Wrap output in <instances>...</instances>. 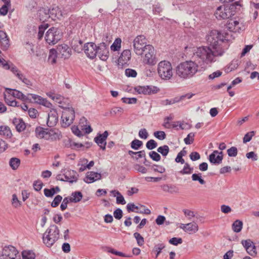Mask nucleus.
<instances>
[{
	"label": "nucleus",
	"instance_id": "f8f14e48",
	"mask_svg": "<svg viewBox=\"0 0 259 259\" xmlns=\"http://www.w3.org/2000/svg\"><path fill=\"white\" fill-rule=\"evenodd\" d=\"M16 250L13 246H6L3 250L1 258L2 259H16Z\"/></svg>",
	"mask_w": 259,
	"mask_h": 259
},
{
	"label": "nucleus",
	"instance_id": "dca6fc26",
	"mask_svg": "<svg viewBox=\"0 0 259 259\" xmlns=\"http://www.w3.org/2000/svg\"><path fill=\"white\" fill-rule=\"evenodd\" d=\"M58 115L56 110L52 109L48 114L47 124L49 127H53L58 122Z\"/></svg>",
	"mask_w": 259,
	"mask_h": 259
},
{
	"label": "nucleus",
	"instance_id": "7ed1b4c3",
	"mask_svg": "<svg viewBox=\"0 0 259 259\" xmlns=\"http://www.w3.org/2000/svg\"><path fill=\"white\" fill-rule=\"evenodd\" d=\"M238 2H235L229 6H220L217 8L214 15L218 19H226L235 15L237 6H239Z\"/></svg>",
	"mask_w": 259,
	"mask_h": 259
},
{
	"label": "nucleus",
	"instance_id": "bf43d9fd",
	"mask_svg": "<svg viewBox=\"0 0 259 259\" xmlns=\"http://www.w3.org/2000/svg\"><path fill=\"white\" fill-rule=\"evenodd\" d=\"M113 215L117 220H120L123 216L122 210L120 208L116 209L113 212Z\"/></svg>",
	"mask_w": 259,
	"mask_h": 259
},
{
	"label": "nucleus",
	"instance_id": "2f4dec72",
	"mask_svg": "<svg viewBox=\"0 0 259 259\" xmlns=\"http://www.w3.org/2000/svg\"><path fill=\"white\" fill-rule=\"evenodd\" d=\"M57 52L55 49H51L49 52V55L48 57V61L52 64H54L56 63V59L57 58Z\"/></svg>",
	"mask_w": 259,
	"mask_h": 259
},
{
	"label": "nucleus",
	"instance_id": "bb28decb",
	"mask_svg": "<svg viewBox=\"0 0 259 259\" xmlns=\"http://www.w3.org/2000/svg\"><path fill=\"white\" fill-rule=\"evenodd\" d=\"M161 188L163 191L170 193H178L179 191V188L174 185H163Z\"/></svg>",
	"mask_w": 259,
	"mask_h": 259
},
{
	"label": "nucleus",
	"instance_id": "338daca9",
	"mask_svg": "<svg viewBox=\"0 0 259 259\" xmlns=\"http://www.w3.org/2000/svg\"><path fill=\"white\" fill-rule=\"evenodd\" d=\"M44 191L45 195L47 197H52L56 193L55 189L53 188L45 189Z\"/></svg>",
	"mask_w": 259,
	"mask_h": 259
},
{
	"label": "nucleus",
	"instance_id": "774afa93",
	"mask_svg": "<svg viewBox=\"0 0 259 259\" xmlns=\"http://www.w3.org/2000/svg\"><path fill=\"white\" fill-rule=\"evenodd\" d=\"M26 128V124L22 119H19V123L17 124V132H20L24 131Z\"/></svg>",
	"mask_w": 259,
	"mask_h": 259
},
{
	"label": "nucleus",
	"instance_id": "4c0bfd02",
	"mask_svg": "<svg viewBox=\"0 0 259 259\" xmlns=\"http://www.w3.org/2000/svg\"><path fill=\"white\" fill-rule=\"evenodd\" d=\"M157 152L161 154L163 156L165 157L169 151V147L167 145H163L158 148Z\"/></svg>",
	"mask_w": 259,
	"mask_h": 259
},
{
	"label": "nucleus",
	"instance_id": "b1692460",
	"mask_svg": "<svg viewBox=\"0 0 259 259\" xmlns=\"http://www.w3.org/2000/svg\"><path fill=\"white\" fill-rule=\"evenodd\" d=\"M60 107L64 109V111L62 112L63 115L69 117H72V118L74 119L75 111L74 109L71 106H70L69 105H68L66 107L60 106Z\"/></svg>",
	"mask_w": 259,
	"mask_h": 259
},
{
	"label": "nucleus",
	"instance_id": "f03ea898",
	"mask_svg": "<svg viewBox=\"0 0 259 259\" xmlns=\"http://www.w3.org/2000/svg\"><path fill=\"white\" fill-rule=\"evenodd\" d=\"M198 65L194 61H186L181 63L176 68V74L181 78L193 77L198 71Z\"/></svg>",
	"mask_w": 259,
	"mask_h": 259
},
{
	"label": "nucleus",
	"instance_id": "f3484780",
	"mask_svg": "<svg viewBox=\"0 0 259 259\" xmlns=\"http://www.w3.org/2000/svg\"><path fill=\"white\" fill-rule=\"evenodd\" d=\"M36 17L39 19L40 22L45 23L47 21L50 16L49 15V10L48 8L41 7L37 12Z\"/></svg>",
	"mask_w": 259,
	"mask_h": 259
},
{
	"label": "nucleus",
	"instance_id": "8fccbe9b",
	"mask_svg": "<svg viewBox=\"0 0 259 259\" xmlns=\"http://www.w3.org/2000/svg\"><path fill=\"white\" fill-rule=\"evenodd\" d=\"M17 99H21L23 101H31V98L28 95L26 96L22 92L17 90Z\"/></svg>",
	"mask_w": 259,
	"mask_h": 259
},
{
	"label": "nucleus",
	"instance_id": "864d4df0",
	"mask_svg": "<svg viewBox=\"0 0 259 259\" xmlns=\"http://www.w3.org/2000/svg\"><path fill=\"white\" fill-rule=\"evenodd\" d=\"M165 247V245L163 243H158L155 245L154 250L157 252L156 257H157L161 252L162 249Z\"/></svg>",
	"mask_w": 259,
	"mask_h": 259
},
{
	"label": "nucleus",
	"instance_id": "a211bd4d",
	"mask_svg": "<svg viewBox=\"0 0 259 259\" xmlns=\"http://www.w3.org/2000/svg\"><path fill=\"white\" fill-rule=\"evenodd\" d=\"M48 10H49L50 18L52 20H55L56 19H60L62 17V11L58 6L53 5L50 9H48Z\"/></svg>",
	"mask_w": 259,
	"mask_h": 259
},
{
	"label": "nucleus",
	"instance_id": "9d476101",
	"mask_svg": "<svg viewBox=\"0 0 259 259\" xmlns=\"http://www.w3.org/2000/svg\"><path fill=\"white\" fill-rule=\"evenodd\" d=\"M97 55L103 61H106L109 57V50L107 45L102 42L97 47Z\"/></svg>",
	"mask_w": 259,
	"mask_h": 259
},
{
	"label": "nucleus",
	"instance_id": "423d86ee",
	"mask_svg": "<svg viewBox=\"0 0 259 259\" xmlns=\"http://www.w3.org/2000/svg\"><path fill=\"white\" fill-rule=\"evenodd\" d=\"M63 33L59 28L52 27L46 32L45 38L46 42L49 45L57 44L62 37Z\"/></svg>",
	"mask_w": 259,
	"mask_h": 259
},
{
	"label": "nucleus",
	"instance_id": "a18cd8bd",
	"mask_svg": "<svg viewBox=\"0 0 259 259\" xmlns=\"http://www.w3.org/2000/svg\"><path fill=\"white\" fill-rule=\"evenodd\" d=\"M254 135H255L254 131H251V132L247 133L245 135V136L243 139V142L244 143H246L247 142H249L251 140L252 137H253L254 136Z\"/></svg>",
	"mask_w": 259,
	"mask_h": 259
},
{
	"label": "nucleus",
	"instance_id": "aec40b11",
	"mask_svg": "<svg viewBox=\"0 0 259 259\" xmlns=\"http://www.w3.org/2000/svg\"><path fill=\"white\" fill-rule=\"evenodd\" d=\"M101 177V175L99 173L89 171L87 172L84 181L87 183H91L97 180H100Z\"/></svg>",
	"mask_w": 259,
	"mask_h": 259
},
{
	"label": "nucleus",
	"instance_id": "4be33fe9",
	"mask_svg": "<svg viewBox=\"0 0 259 259\" xmlns=\"http://www.w3.org/2000/svg\"><path fill=\"white\" fill-rule=\"evenodd\" d=\"M17 78L19 81L27 87L29 88L32 86V82L25 74L22 73L20 71H17Z\"/></svg>",
	"mask_w": 259,
	"mask_h": 259
},
{
	"label": "nucleus",
	"instance_id": "2eb2a0df",
	"mask_svg": "<svg viewBox=\"0 0 259 259\" xmlns=\"http://www.w3.org/2000/svg\"><path fill=\"white\" fill-rule=\"evenodd\" d=\"M131 59V52L130 50H124L118 60V65L123 66L124 65H128Z\"/></svg>",
	"mask_w": 259,
	"mask_h": 259
},
{
	"label": "nucleus",
	"instance_id": "cd10ccee",
	"mask_svg": "<svg viewBox=\"0 0 259 259\" xmlns=\"http://www.w3.org/2000/svg\"><path fill=\"white\" fill-rule=\"evenodd\" d=\"M0 135L7 138H10L12 136L11 131L9 126L2 125L0 126Z\"/></svg>",
	"mask_w": 259,
	"mask_h": 259
},
{
	"label": "nucleus",
	"instance_id": "20e7f679",
	"mask_svg": "<svg viewBox=\"0 0 259 259\" xmlns=\"http://www.w3.org/2000/svg\"><path fill=\"white\" fill-rule=\"evenodd\" d=\"M59 228L56 225H53L44 234L43 242L47 246L51 247L59 239Z\"/></svg>",
	"mask_w": 259,
	"mask_h": 259
},
{
	"label": "nucleus",
	"instance_id": "0e129e2a",
	"mask_svg": "<svg viewBox=\"0 0 259 259\" xmlns=\"http://www.w3.org/2000/svg\"><path fill=\"white\" fill-rule=\"evenodd\" d=\"M146 153L144 150H141L138 152H136L135 156H133V159L135 160H138L140 158H145Z\"/></svg>",
	"mask_w": 259,
	"mask_h": 259
},
{
	"label": "nucleus",
	"instance_id": "58836bf2",
	"mask_svg": "<svg viewBox=\"0 0 259 259\" xmlns=\"http://www.w3.org/2000/svg\"><path fill=\"white\" fill-rule=\"evenodd\" d=\"M121 40L120 38H116L113 44L111 46V50L116 51L119 50L121 47Z\"/></svg>",
	"mask_w": 259,
	"mask_h": 259
},
{
	"label": "nucleus",
	"instance_id": "052dcab7",
	"mask_svg": "<svg viewBox=\"0 0 259 259\" xmlns=\"http://www.w3.org/2000/svg\"><path fill=\"white\" fill-rule=\"evenodd\" d=\"M11 5H8L7 4H4V5L0 8V15L5 16L8 12L9 8Z\"/></svg>",
	"mask_w": 259,
	"mask_h": 259
},
{
	"label": "nucleus",
	"instance_id": "4468645a",
	"mask_svg": "<svg viewBox=\"0 0 259 259\" xmlns=\"http://www.w3.org/2000/svg\"><path fill=\"white\" fill-rule=\"evenodd\" d=\"M28 96H30V98H31L30 102H34L48 108H51L52 106V104L46 99H44L38 95L29 94Z\"/></svg>",
	"mask_w": 259,
	"mask_h": 259
},
{
	"label": "nucleus",
	"instance_id": "e2e57ef3",
	"mask_svg": "<svg viewBox=\"0 0 259 259\" xmlns=\"http://www.w3.org/2000/svg\"><path fill=\"white\" fill-rule=\"evenodd\" d=\"M121 100L122 101V102L123 103L129 104H136L137 102V99L136 98H130L124 97L121 99Z\"/></svg>",
	"mask_w": 259,
	"mask_h": 259
},
{
	"label": "nucleus",
	"instance_id": "ea45409f",
	"mask_svg": "<svg viewBox=\"0 0 259 259\" xmlns=\"http://www.w3.org/2000/svg\"><path fill=\"white\" fill-rule=\"evenodd\" d=\"M201 175V173L193 174L192 175V180L193 181H198L200 184L204 185L205 184V181L202 178Z\"/></svg>",
	"mask_w": 259,
	"mask_h": 259
},
{
	"label": "nucleus",
	"instance_id": "ddd939ff",
	"mask_svg": "<svg viewBox=\"0 0 259 259\" xmlns=\"http://www.w3.org/2000/svg\"><path fill=\"white\" fill-rule=\"evenodd\" d=\"M108 135V132L106 131L102 134H98V135L94 138V141L103 150H105L106 149V146L107 144L106 140Z\"/></svg>",
	"mask_w": 259,
	"mask_h": 259
},
{
	"label": "nucleus",
	"instance_id": "37998d69",
	"mask_svg": "<svg viewBox=\"0 0 259 259\" xmlns=\"http://www.w3.org/2000/svg\"><path fill=\"white\" fill-rule=\"evenodd\" d=\"M143 145V142L137 139L133 140L131 143V148L135 150H138Z\"/></svg>",
	"mask_w": 259,
	"mask_h": 259
},
{
	"label": "nucleus",
	"instance_id": "c03bdc74",
	"mask_svg": "<svg viewBox=\"0 0 259 259\" xmlns=\"http://www.w3.org/2000/svg\"><path fill=\"white\" fill-rule=\"evenodd\" d=\"M195 136V134L193 133H189L186 138L184 139V142L187 145H190L192 144L194 140V137Z\"/></svg>",
	"mask_w": 259,
	"mask_h": 259
},
{
	"label": "nucleus",
	"instance_id": "f704fd0d",
	"mask_svg": "<svg viewBox=\"0 0 259 259\" xmlns=\"http://www.w3.org/2000/svg\"><path fill=\"white\" fill-rule=\"evenodd\" d=\"M49 25L48 23H43L38 26V32L37 34L38 39L40 40L42 39L45 31L49 27Z\"/></svg>",
	"mask_w": 259,
	"mask_h": 259
},
{
	"label": "nucleus",
	"instance_id": "9b49d317",
	"mask_svg": "<svg viewBox=\"0 0 259 259\" xmlns=\"http://www.w3.org/2000/svg\"><path fill=\"white\" fill-rule=\"evenodd\" d=\"M97 46L94 42H88L84 45L83 50L88 57L94 59L97 56Z\"/></svg>",
	"mask_w": 259,
	"mask_h": 259
},
{
	"label": "nucleus",
	"instance_id": "79ce46f5",
	"mask_svg": "<svg viewBox=\"0 0 259 259\" xmlns=\"http://www.w3.org/2000/svg\"><path fill=\"white\" fill-rule=\"evenodd\" d=\"M193 168L191 167L188 163H185L183 169L180 171V173L182 175L190 174L192 172Z\"/></svg>",
	"mask_w": 259,
	"mask_h": 259
},
{
	"label": "nucleus",
	"instance_id": "49530a36",
	"mask_svg": "<svg viewBox=\"0 0 259 259\" xmlns=\"http://www.w3.org/2000/svg\"><path fill=\"white\" fill-rule=\"evenodd\" d=\"M151 168L154 171L161 174L164 173L165 171V168L163 166L157 164L152 165Z\"/></svg>",
	"mask_w": 259,
	"mask_h": 259
},
{
	"label": "nucleus",
	"instance_id": "603ef678",
	"mask_svg": "<svg viewBox=\"0 0 259 259\" xmlns=\"http://www.w3.org/2000/svg\"><path fill=\"white\" fill-rule=\"evenodd\" d=\"M62 199V197L61 195H57L55 197L53 202H52L51 206L53 207H56L58 206L59 205V203H60V202L61 201Z\"/></svg>",
	"mask_w": 259,
	"mask_h": 259
},
{
	"label": "nucleus",
	"instance_id": "7c9ffc66",
	"mask_svg": "<svg viewBox=\"0 0 259 259\" xmlns=\"http://www.w3.org/2000/svg\"><path fill=\"white\" fill-rule=\"evenodd\" d=\"M21 254L22 259H35L36 257L35 253L31 250H23Z\"/></svg>",
	"mask_w": 259,
	"mask_h": 259
},
{
	"label": "nucleus",
	"instance_id": "393cba45",
	"mask_svg": "<svg viewBox=\"0 0 259 259\" xmlns=\"http://www.w3.org/2000/svg\"><path fill=\"white\" fill-rule=\"evenodd\" d=\"M82 197L81 192L75 191L71 193V196L69 198L70 202L77 203L81 200Z\"/></svg>",
	"mask_w": 259,
	"mask_h": 259
},
{
	"label": "nucleus",
	"instance_id": "6e6d98bb",
	"mask_svg": "<svg viewBox=\"0 0 259 259\" xmlns=\"http://www.w3.org/2000/svg\"><path fill=\"white\" fill-rule=\"evenodd\" d=\"M237 153V149L235 147H232L227 150V153L230 157H235Z\"/></svg>",
	"mask_w": 259,
	"mask_h": 259
},
{
	"label": "nucleus",
	"instance_id": "473e14b6",
	"mask_svg": "<svg viewBox=\"0 0 259 259\" xmlns=\"http://www.w3.org/2000/svg\"><path fill=\"white\" fill-rule=\"evenodd\" d=\"M62 119V126L64 127H66L69 126L73 121L74 119H73L71 117H68L66 115H63L62 113V115L61 116Z\"/></svg>",
	"mask_w": 259,
	"mask_h": 259
},
{
	"label": "nucleus",
	"instance_id": "c9c22d12",
	"mask_svg": "<svg viewBox=\"0 0 259 259\" xmlns=\"http://www.w3.org/2000/svg\"><path fill=\"white\" fill-rule=\"evenodd\" d=\"M187 231L189 232V233H195L198 230V225L195 223H190L187 224Z\"/></svg>",
	"mask_w": 259,
	"mask_h": 259
},
{
	"label": "nucleus",
	"instance_id": "5701e85b",
	"mask_svg": "<svg viewBox=\"0 0 259 259\" xmlns=\"http://www.w3.org/2000/svg\"><path fill=\"white\" fill-rule=\"evenodd\" d=\"M0 43L4 49H7L9 46V40L6 33L0 30Z\"/></svg>",
	"mask_w": 259,
	"mask_h": 259
},
{
	"label": "nucleus",
	"instance_id": "a878e982",
	"mask_svg": "<svg viewBox=\"0 0 259 259\" xmlns=\"http://www.w3.org/2000/svg\"><path fill=\"white\" fill-rule=\"evenodd\" d=\"M239 22L236 20H230L226 25V28L229 30L230 32H236L237 31L239 27L238 26L239 25Z\"/></svg>",
	"mask_w": 259,
	"mask_h": 259
},
{
	"label": "nucleus",
	"instance_id": "0eeeda50",
	"mask_svg": "<svg viewBox=\"0 0 259 259\" xmlns=\"http://www.w3.org/2000/svg\"><path fill=\"white\" fill-rule=\"evenodd\" d=\"M134 50L138 55H142L144 52L145 48L149 45H147L146 37L143 35L137 36L133 41Z\"/></svg>",
	"mask_w": 259,
	"mask_h": 259
},
{
	"label": "nucleus",
	"instance_id": "3c124183",
	"mask_svg": "<svg viewBox=\"0 0 259 259\" xmlns=\"http://www.w3.org/2000/svg\"><path fill=\"white\" fill-rule=\"evenodd\" d=\"M125 74L127 77H136L137 75L136 71L133 69L127 68L125 70Z\"/></svg>",
	"mask_w": 259,
	"mask_h": 259
},
{
	"label": "nucleus",
	"instance_id": "6ab92c4d",
	"mask_svg": "<svg viewBox=\"0 0 259 259\" xmlns=\"http://www.w3.org/2000/svg\"><path fill=\"white\" fill-rule=\"evenodd\" d=\"M64 181L68 182L70 183L76 182L78 180V175L73 170H68L64 174Z\"/></svg>",
	"mask_w": 259,
	"mask_h": 259
},
{
	"label": "nucleus",
	"instance_id": "c85d7f7f",
	"mask_svg": "<svg viewBox=\"0 0 259 259\" xmlns=\"http://www.w3.org/2000/svg\"><path fill=\"white\" fill-rule=\"evenodd\" d=\"M111 193L113 194L114 196H116V203L117 204L124 205L126 203V201L123 196L119 191L116 190H112Z\"/></svg>",
	"mask_w": 259,
	"mask_h": 259
},
{
	"label": "nucleus",
	"instance_id": "f257e3e1",
	"mask_svg": "<svg viewBox=\"0 0 259 259\" xmlns=\"http://www.w3.org/2000/svg\"><path fill=\"white\" fill-rule=\"evenodd\" d=\"M206 40L211 48L209 47H199L194 53V58L199 59V63H211L215 61V57L222 56L229 47L225 41L230 40L229 34L226 32L221 34L219 31L213 30L207 35Z\"/></svg>",
	"mask_w": 259,
	"mask_h": 259
},
{
	"label": "nucleus",
	"instance_id": "5fc2aeb1",
	"mask_svg": "<svg viewBox=\"0 0 259 259\" xmlns=\"http://www.w3.org/2000/svg\"><path fill=\"white\" fill-rule=\"evenodd\" d=\"M44 185L43 183L40 180H37L34 182L33 186L34 190L36 191H40Z\"/></svg>",
	"mask_w": 259,
	"mask_h": 259
},
{
	"label": "nucleus",
	"instance_id": "1a4fd4ad",
	"mask_svg": "<svg viewBox=\"0 0 259 259\" xmlns=\"http://www.w3.org/2000/svg\"><path fill=\"white\" fill-rule=\"evenodd\" d=\"M135 90L139 94L151 95L158 92L159 89L153 85L137 86Z\"/></svg>",
	"mask_w": 259,
	"mask_h": 259
},
{
	"label": "nucleus",
	"instance_id": "4d7b16f0",
	"mask_svg": "<svg viewBox=\"0 0 259 259\" xmlns=\"http://www.w3.org/2000/svg\"><path fill=\"white\" fill-rule=\"evenodd\" d=\"M250 247H248V249L247 248V249H245L246 251L251 256H255L257 253V252H256V247H255L254 243L252 244V245H251Z\"/></svg>",
	"mask_w": 259,
	"mask_h": 259
},
{
	"label": "nucleus",
	"instance_id": "69168bd1",
	"mask_svg": "<svg viewBox=\"0 0 259 259\" xmlns=\"http://www.w3.org/2000/svg\"><path fill=\"white\" fill-rule=\"evenodd\" d=\"M148 136V133L146 128H141L139 132V136L141 139H146Z\"/></svg>",
	"mask_w": 259,
	"mask_h": 259
},
{
	"label": "nucleus",
	"instance_id": "c756f323",
	"mask_svg": "<svg viewBox=\"0 0 259 259\" xmlns=\"http://www.w3.org/2000/svg\"><path fill=\"white\" fill-rule=\"evenodd\" d=\"M6 103L9 106H16V97L15 96L4 95Z\"/></svg>",
	"mask_w": 259,
	"mask_h": 259
},
{
	"label": "nucleus",
	"instance_id": "6e6552de",
	"mask_svg": "<svg viewBox=\"0 0 259 259\" xmlns=\"http://www.w3.org/2000/svg\"><path fill=\"white\" fill-rule=\"evenodd\" d=\"M145 56L143 58V63L144 64L153 66L156 64L157 59L156 57L155 50L154 47L151 45H148L145 48L144 53Z\"/></svg>",
	"mask_w": 259,
	"mask_h": 259
},
{
	"label": "nucleus",
	"instance_id": "13d9d810",
	"mask_svg": "<svg viewBox=\"0 0 259 259\" xmlns=\"http://www.w3.org/2000/svg\"><path fill=\"white\" fill-rule=\"evenodd\" d=\"M154 136L160 140H163L166 138V135L163 131H157L154 133Z\"/></svg>",
	"mask_w": 259,
	"mask_h": 259
},
{
	"label": "nucleus",
	"instance_id": "39448f33",
	"mask_svg": "<svg viewBox=\"0 0 259 259\" xmlns=\"http://www.w3.org/2000/svg\"><path fill=\"white\" fill-rule=\"evenodd\" d=\"M157 72L160 78L169 80L172 76L173 71L171 63L167 61H162L158 63Z\"/></svg>",
	"mask_w": 259,
	"mask_h": 259
},
{
	"label": "nucleus",
	"instance_id": "e433bc0d",
	"mask_svg": "<svg viewBox=\"0 0 259 259\" xmlns=\"http://www.w3.org/2000/svg\"><path fill=\"white\" fill-rule=\"evenodd\" d=\"M36 136L38 138H47L46 136L48 135V133L41 127H37L35 128Z\"/></svg>",
	"mask_w": 259,
	"mask_h": 259
},
{
	"label": "nucleus",
	"instance_id": "680f3d73",
	"mask_svg": "<svg viewBox=\"0 0 259 259\" xmlns=\"http://www.w3.org/2000/svg\"><path fill=\"white\" fill-rule=\"evenodd\" d=\"M183 242V240L181 238L173 237L169 240V243L174 245H177L179 244H181Z\"/></svg>",
	"mask_w": 259,
	"mask_h": 259
},
{
	"label": "nucleus",
	"instance_id": "09e8293b",
	"mask_svg": "<svg viewBox=\"0 0 259 259\" xmlns=\"http://www.w3.org/2000/svg\"><path fill=\"white\" fill-rule=\"evenodd\" d=\"M146 148L149 150H152L157 146V143L154 140H149L146 144Z\"/></svg>",
	"mask_w": 259,
	"mask_h": 259
},
{
	"label": "nucleus",
	"instance_id": "de8ad7c7",
	"mask_svg": "<svg viewBox=\"0 0 259 259\" xmlns=\"http://www.w3.org/2000/svg\"><path fill=\"white\" fill-rule=\"evenodd\" d=\"M150 157L154 161H159L161 159L160 155L156 152L152 151L149 153Z\"/></svg>",
	"mask_w": 259,
	"mask_h": 259
},
{
	"label": "nucleus",
	"instance_id": "72a5a7b5",
	"mask_svg": "<svg viewBox=\"0 0 259 259\" xmlns=\"http://www.w3.org/2000/svg\"><path fill=\"white\" fill-rule=\"evenodd\" d=\"M243 227V223L242 221L237 220L232 224V230L234 232L239 233L240 232Z\"/></svg>",
	"mask_w": 259,
	"mask_h": 259
},
{
	"label": "nucleus",
	"instance_id": "a19ab883",
	"mask_svg": "<svg viewBox=\"0 0 259 259\" xmlns=\"http://www.w3.org/2000/svg\"><path fill=\"white\" fill-rule=\"evenodd\" d=\"M134 237L136 239L137 244L139 246H142L144 245V239L139 233L135 232L134 234Z\"/></svg>",
	"mask_w": 259,
	"mask_h": 259
},
{
	"label": "nucleus",
	"instance_id": "412c9836",
	"mask_svg": "<svg viewBox=\"0 0 259 259\" xmlns=\"http://www.w3.org/2000/svg\"><path fill=\"white\" fill-rule=\"evenodd\" d=\"M65 58L69 57L71 55V49L68 45L62 44L57 47V51Z\"/></svg>",
	"mask_w": 259,
	"mask_h": 259
}]
</instances>
